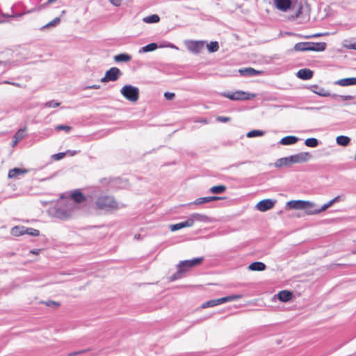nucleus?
<instances>
[{
	"label": "nucleus",
	"instance_id": "obj_21",
	"mask_svg": "<svg viewBox=\"0 0 356 356\" xmlns=\"http://www.w3.org/2000/svg\"><path fill=\"white\" fill-rule=\"evenodd\" d=\"M25 131L26 129H20L15 133V134L13 136V140L12 143L13 147L17 145V144L24 138Z\"/></svg>",
	"mask_w": 356,
	"mask_h": 356
},
{
	"label": "nucleus",
	"instance_id": "obj_35",
	"mask_svg": "<svg viewBox=\"0 0 356 356\" xmlns=\"http://www.w3.org/2000/svg\"><path fill=\"white\" fill-rule=\"evenodd\" d=\"M241 297H242L241 295H232V296L223 297V298H220V303L223 304V303H225L227 302L237 300L241 298Z\"/></svg>",
	"mask_w": 356,
	"mask_h": 356
},
{
	"label": "nucleus",
	"instance_id": "obj_58",
	"mask_svg": "<svg viewBox=\"0 0 356 356\" xmlns=\"http://www.w3.org/2000/svg\"><path fill=\"white\" fill-rule=\"evenodd\" d=\"M31 252L33 254H38V250H31Z\"/></svg>",
	"mask_w": 356,
	"mask_h": 356
},
{
	"label": "nucleus",
	"instance_id": "obj_56",
	"mask_svg": "<svg viewBox=\"0 0 356 356\" xmlns=\"http://www.w3.org/2000/svg\"><path fill=\"white\" fill-rule=\"evenodd\" d=\"M56 1V0H47V3L51 4V3H53L54 2H55Z\"/></svg>",
	"mask_w": 356,
	"mask_h": 356
},
{
	"label": "nucleus",
	"instance_id": "obj_9",
	"mask_svg": "<svg viewBox=\"0 0 356 356\" xmlns=\"http://www.w3.org/2000/svg\"><path fill=\"white\" fill-rule=\"evenodd\" d=\"M122 74V72L118 67H113L106 72L104 76L101 79V82L115 81Z\"/></svg>",
	"mask_w": 356,
	"mask_h": 356
},
{
	"label": "nucleus",
	"instance_id": "obj_23",
	"mask_svg": "<svg viewBox=\"0 0 356 356\" xmlns=\"http://www.w3.org/2000/svg\"><path fill=\"white\" fill-rule=\"evenodd\" d=\"M266 266L265 264L260 261H255L250 264L248 266V269L252 271H262L266 269Z\"/></svg>",
	"mask_w": 356,
	"mask_h": 356
},
{
	"label": "nucleus",
	"instance_id": "obj_13",
	"mask_svg": "<svg viewBox=\"0 0 356 356\" xmlns=\"http://www.w3.org/2000/svg\"><path fill=\"white\" fill-rule=\"evenodd\" d=\"M29 171V169L15 168L8 171V177L10 179H19Z\"/></svg>",
	"mask_w": 356,
	"mask_h": 356
},
{
	"label": "nucleus",
	"instance_id": "obj_2",
	"mask_svg": "<svg viewBox=\"0 0 356 356\" xmlns=\"http://www.w3.org/2000/svg\"><path fill=\"white\" fill-rule=\"evenodd\" d=\"M277 9L282 12L291 10L293 14L291 18L299 20V23L303 24L310 19V8L305 2H298L297 0H273Z\"/></svg>",
	"mask_w": 356,
	"mask_h": 356
},
{
	"label": "nucleus",
	"instance_id": "obj_25",
	"mask_svg": "<svg viewBox=\"0 0 356 356\" xmlns=\"http://www.w3.org/2000/svg\"><path fill=\"white\" fill-rule=\"evenodd\" d=\"M310 42H298L296 43L293 49L296 51H309V44Z\"/></svg>",
	"mask_w": 356,
	"mask_h": 356
},
{
	"label": "nucleus",
	"instance_id": "obj_39",
	"mask_svg": "<svg viewBox=\"0 0 356 356\" xmlns=\"http://www.w3.org/2000/svg\"><path fill=\"white\" fill-rule=\"evenodd\" d=\"M60 17H56L53 20L49 22L48 24H47L46 25L43 26L41 28V29H47V28H49V27L56 26H57L60 23Z\"/></svg>",
	"mask_w": 356,
	"mask_h": 356
},
{
	"label": "nucleus",
	"instance_id": "obj_49",
	"mask_svg": "<svg viewBox=\"0 0 356 356\" xmlns=\"http://www.w3.org/2000/svg\"><path fill=\"white\" fill-rule=\"evenodd\" d=\"M321 34H314V35H297L298 37L300 38H316V37H318L320 36Z\"/></svg>",
	"mask_w": 356,
	"mask_h": 356
},
{
	"label": "nucleus",
	"instance_id": "obj_45",
	"mask_svg": "<svg viewBox=\"0 0 356 356\" xmlns=\"http://www.w3.org/2000/svg\"><path fill=\"white\" fill-rule=\"evenodd\" d=\"M113 6L119 7L122 5V0H108Z\"/></svg>",
	"mask_w": 356,
	"mask_h": 356
},
{
	"label": "nucleus",
	"instance_id": "obj_1",
	"mask_svg": "<svg viewBox=\"0 0 356 356\" xmlns=\"http://www.w3.org/2000/svg\"><path fill=\"white\" fill-rule=\"evenodd\" d=\"M83 195L75 191L69 196H62L58 201L55 215L57 218L66 220L76 216L81 209V204L83 202Z\"/></svg>",
	"mask_w": 356,
	"mask_h": 356
},
{
	"label": "nucleus",
	"instance_id": "obj_10",
	"mask_svg": "<svg viewBox=\"0 0 356 356\" xmlns=\"http://www.w3.org/2000/svg\"><path fill=\"white\" fill-rule=\"evenodd\" d=\"M312 158V155L308 152H300L290 156L291 164L304 163L309 161Z\"/></svg>",
	"mask_w": 356,
	"mask_h": 356
},
{
	"label": "nucleus",
	"instance_id": "obj_44",
	"mask_svg": "<svg viewBox=\"0 0 356 356\" xmlns=\"http://www.w3.org/2000/svg\"><path fill=\"white\" fill-rule=\"evenodd\" d=\"M67 155V153L65 152H60L58 154H55L52 155V159H54L56 161H59L65 157V156Z\"/></svg>",
	"mask_w": 356,
	"mask_h": 356
},
{
	"label": "nucleus",
	"instance_id": "obj_17",
	"mask_svg": "<svg viewBox=\"0 0 356 356\" xmlns=\"http://www.w3.org/2000/svg\"><path fill=\"white\" fill-rule=\"evenodd\" d=\"M334 84L340 86H349L356 85V77L339 79L334 82Z\"/></svg>",
	"mask_w": 356,
	"mask_h": 356
},
{
	"label": "nucleus",
	"instance_id": "obj_32",
	"mask_svg": "<svg viewBox=\"0 0 356 356\" xmlns=\"http://www.w3.org/2000/svg\"><path fill=\"white\" fill-rule=\"evenodd\" d=\"M313 88H315V90H313V92L317 95H318L319 96H321V97H328L330 95V92L325 90L324 88H320L317 86H314Z\"/></svg>",
	"mask_w": 356,
	"mask_h": 356
},
{
	"label": "nucleus",
	"instance_id": "obj_16",
	"mask_svg": "<svg viewBox=\"0 0 356 356\" xmlns=\"http://www.w3.org/2000/svg\"><path fill=\"white\" fill-rule=\"evenodd\" d=\"M222 199H224V197H218V196L203 197L197 198L193 202V204L198 205V204H204V203H207V202H213V201H216V200H222Z\"/></svg>",
	"mask_w": 356,
	"mask_h": 356
},
{
	"label": "nucleus",
	"instance_id": "obj_60",
	"mask_svg": "<svg viewBox=\"0 0 356 356\" xmlns=\"http://www.w3.org/2000/svg\"><path fill=\"white\" fill-rule=\"evenodd\" d=\"M355 104H356V102H355Z\"/></svg>",
	"mask_w": 356,
	"mask_h": 356
},
{
	"label": "nucleus",
	"instance_id": "obj_52",
	"mask_svg": "<svg viewBox=\"0 0 356 356\" xmlns=\"http://www.w3.org/2000/svg\"><path fill=\"white\" fill-rule=\"evenodd\" d=\"M99 88H100L99 85L95 84V85L87 86L86 88V89H99Z\"/></svg>",
	"mask_w": 356,
	"mask_h": 356
},
{
	"label": "nucleus",
	"instance_id": "obj_31",
	"mask_svg": "<svg viewBox=\"0 0 356 356\" xmlns=\"http://www.w3.org/2000/svg\"><path fill=\"white\" fill-rule=\"evenodd\" d=\"M160 20V17L158 15H152L143 18V22L147 24L157 23Z\"/></svg>",
	"mask_w": 356,
	"mask_h": 356
},
{
	"label": "nucleus",
	"instance_id": "obj_43",
	"mask_svg": "<svg viewBox=\"0 0 356 356\" xmlns=\"http://www.w3.org/2000/svg\"><path fill=\"white\" fill-rule=\"evenodd\" d=\"M343 47L348 49H354L356 50V40L353 42H346L343 44Z\"/></svg>",
	"mask_w": 356,
	"mask_h": 356
},
{
	"label": "nucleus",
	"instance_id": "obj_38",
	"mask_svg": "<svg viewBox=\"0 0 356 356\" xmlns=\"http://www.w3.org/2000/svg\"><path fill=\"white\" fill-rule=\"evenodd\" d=\"M265 134L264 131H260V130H252L247 133V137L248 138H254V137H258V136H262Z\"/></svg>",
	"mask_w": 356,
	"mask_h": 356
},
{
	"label": "nucleus",
	"instance_id": "obj_57",
	"mask_svg": "<svg viewBox=\"0 0 356 356\" xmlns=\"http://www.w3.org/2000/svg\"><path fill=\"white\" fill-rule=\"evenodd\" d=\"M139 238H140V234H136V235L134 236V238H135V239H138Z\"/></svg>",
	"mask_w": 356,
	"mask_h": 356
},
{
	"label": "nucleus",
	"instance_id": "obj_59",
	"mask_svg": "<svg viewBox=\"0 0 356 356\" xmlns=\"http://www.w3.org/2000/svg\"><path fill=\"white\" fill-rule=\"evenodd\" d=\"M3 17H10V15H4V14L3 15Z\"/></svg>",
	"mask_w": 356,
	"mask_h": 356
},
{
	"label": "nucleus",
	"instance_id": "obj_34",
	"mask_svg": "<svg viewBox=\"0 0 356 356\" xmlns=\"http://www.w3.org/2000/svg\"><path fill=\"white\" fill-rule=\"evenodd\" d=\"M209 191L213 194H220L226 191V187L224 185L214 186L210 188Z\"/></svg>",
	"mask_w": 356,
	"mask_h": 356
},
{
	"label": "nucleus",
	"instance_id": "obj_15",
	"mask_svg": "<svg viewBox=\"0 0 356 356\" xmlns=\"http://www.w3.org/2000/svg\"><path fill=\"white\" fill-rule=\"evenodd\" d=\"M238 72L243 76H256L262 74L261 71L256 70L252 67H245L240 69Z\"/></svg>",
	"mask_w": 356,
	"mask_h": 356
},
{
	"label": "nucleus",
	"instance_id": "obj_5",
	"mask_svg": "<svg viewBox=\"0 0 356 356\" xmlns=\"http://www.w3.org/2000/svg\"><path fill=\"white\" fill-rule=\"evenodd\" d=\"M203 261V257L194 258L193 259L181 261L177 265V273L173 275L172 280H176L180 277V275L188 271L191 268L200 265Z\"/></svg>",
	"mask_w": 356,
	"mask_h": 356
},
{
	"label": "nucleus",
	"instance_id": "obj_20",
	"mask_svg": "<svg viewBox=\"0 0 356 356\" xmlns=\"http://www.w3.org/2000/svg\"><path fill=\"white\" fill-rule=\"evenodd\" d=\"M309 51H323L326 48L325 42H312L309 44Z\"/></svg>",
	"mask_w": 356,
	"mask_h": 356
},
{
	"label": "nucleus",
	"instance_id": "obj_46",
	"mask_svg": "<svg viewBox=\"0 0 356 356\" xmlns=\"http://www.w3.org/2000/svg\"><path fill=\"white\" fill-rule=\"evenodd\" d=\"M175 95L173 92H166L164 93V97L167 100H172L174 99Z\"/></svg>",
	"mask_w": 356,
	"mask_h": 356
},
{
	"label": "nucleus",
	"instance_id": "obj_40",
	"mask_svg": "<svg viewBox=\"0 0 356 356\" xmlns=\"http://www.w3.org/2000/svg\"><path fill=\"white\" fill-rule=\"evenodd\" d=\"M25 234H29L30 236H38L40 234V232H39V230L34 229V228L26 227Z\"/></svg>",
	"mask_w": 356,
	"mask_h": 356
},
{
	"label": "nucleus",
	"instance_id": "obj_53",
	"mask_svg": "<svg viewBox=\"0 0 356 356\" xmlns=\"http://www.w3.org/2000/svg\"><path fill=\"white\" fill-rule=\"evenodd\" d=\"M65 153L67 155H70L71 156H74L76 154V151L75 150H67Z\"/></svg>",
	"mask_w": 356,
	"mask_h": 356
},
{
	"label": "nucleus",
	"instance_id": "obj_42",
	"mask_svg": "<svg viewBox=\"0 0 356 356\" xmlns=\"http://www.w3.org/2000/svg\"><path fill=\"white\" fill-rule=\"evenodd\" d=\"M59 105H60L59 102H55L54 100L49 101L44 104V106L45 107H48V108H56V107H58Z\"/></svg>",
	"mask_w": 356,
	"mask_h": 356
},
{
	"label": "nucleus",
	"instance_id": "obj_30",
	"mask_svg": "<svg viewBox=\"0 0 356 356\" xmlns=\"http://www.w3.org/2000/svg\"><path fill=\"white\" fill-rule=\"evenodd\" d=\"M350 139L346 136H339L336 138V142L339 145L347 146L350 143Z\"/></svg>",
	"mask_w": 356,
	"mask_h": 356
},
{
	"label": "nucleus",
	"instance_id": "obj_48",
	"mask_svg": "<svg viewBox=\"0 0 356 356\" xmlns=\"http://www.w3.org/2000/svg\"><path fill=\"white\" fill-rule=\"evenodd\" d=\"M86 352H87V350H79V351H75V352H72V353H69L67 355V356H76V355L84 353Z\"/></svg>",
	"mask_w": 356,
	"mask_h": 356
},
{
	"label": "nucleus",
	"instance_id": "obj_4",
	"mask_svg": "<svg viewBox=\"0 0 356 356\" xmlns=\"http://www.w3.org/2000/svg\"><path fill=\"white\" fill-rule=\"evenodd\" d=\"M287 206L292 209L305 210L307 215H316L319 213H311L318 211L315 209V204L310 201L305 200H291L287 202Z\"/></svg>",
	"mask_w": 356,
	"mask_h": 356
},
{
	"label": "nucleus",
	"instance_id": "obj_3",
	"mask_svg": "<svg viewBox=\"0 0 356 356\" xmlns=\"http://www.w3.org/2000/svg\"><path fill=\"white\" fill-rule=\"evenodd\" d=\"M95 206L98 209L105 211H112L119 209V204L113 196L101 195L95 201Z\"/></svg>",
	"mask_w": 356,
	"mask_h": 356
},
{
	"label": "nucleus",
	"instance_id": "obj_14",
	"mask_svg": "<svg viewBox=\"0 0 356 356\" xmlns=\"http://www.w3.org/2000/svg\"><path fill=\"white\" fill-rule=\"evenodd\" d=\"M346 199V196L344 195H341L336 196L334 198L329 201L327 203L324 204L321 208L318 209V211H314V213H321L324 211H325L327 209L330 207L332 205H333L334 203L344 201Z\"/></svg>",
	"mask_w": 356,
	"mask_h": 356
},
{
	"label": "nucleus",
	"instance_id": "obj_33",
	"mask_svg": "<svg viewBox=\"0 0 356 356\" xmlns=\"http://www.w3.org/2000/svg\"><path fill=\"white\" fill-rule=\"evenodd\" d=\"M221 305L220 298L218 299H213L209 301L205 302L202 304V308H207V307H213L217 305Z\"/></svg>",
	"mask_w": 356,
	"mask_h": 356
},
{
	"label": "nucleus",
	"instance_id": "obj_50",
	"mask_svg": "<svg viewBox=\"0 0 356 356\" xmlns=\"http://www.w3.org/2000/svg\"><path fill=\"white\" fill-rule=\"evenodd\" d=\"M339 97L342 100H344V101L345 100H351L354 98L353 96H352V95H340Z\"/></svg>",
	"mask_w": 356,
	"mask_h": 356
},
{
	"label": "nucleus",
	"instance_id": "obj_27",
	"mask_svg": "<svg viewBox=\"0 0 356 356\" xmlns=\"http://www.w3.org/2000/svg\"><path fill=\"white\" fill-rule=\"evenodd\" d=\"M26 227L15 226L11 229L10 233L13 236H19L26 234Z\"/></svg>",
	"mask_w": 356,
	"mask_h": 356
},
{
	"label": "nucleus",
	"instance_id": "obj_22",
	"mask_svg": "<svg viewBox=\"0 0 356 356\" xmlns=\"http://www.w3.org/2000/svg\"><path fill=\"white\" fill-rule=\"evenodd\" d=\"M299 138L294 136H288L284 137L280 141V143L283 145H290L296 143Z\"/></svg>",
	"mask_w": 356,
	"mask_h": 356
},
{
	"label": "nucleus",
	"instance_id": "obj_8",
	"mask_svg": "<svg viewBox=\"0 0 356 356\" xmlns=\"http://www.w3.org/2000/svg\"><path fill=\"white\" fill-rule=\"evenodd\" d=\"M206 42L204 40H186L184 41V44L187 49L194 54H200L205 47Z\"/></svg>",
	"mask_w": 356,
	"mask_h": 356
},
{
	"label": "nucleus",
	"instance_id": "obj_7",
	"mask_svg": "<svg viewBox=\"0 0 356 356\" xmlns=\"http://www.w3.org/2000/svg\"><path fill=\"white\" fill-rule=\"evenodd\" d=\"M220 95L233 101L248 100L256 97L255 94L248 93L243 90H237L234 92H221Z\"/></svg>",
	"mask_w": 356,
	"mask_h": 356
},
{
	"label": "nucleus",
	"instance_id": "obj_28",
	"mask_svg": "<svg viewBox=\"0 0 356 356\" xmlns=\"http://www.w3.org/2000/svg\"><path fill=\"white\" fill-rule=\"evenodd\" d=\"M114 61L116 63H127L131 60V56L129 54H120L118 55H115L113 57Z\"/></svg>",
	"mask_w": 356,
	"mask_h": 356
},
{
	"label": "nucleus",
	"instance_id": "obj_37",
	"mask_svg": "<svg viewBox=\"0 0 356 356\" xmlns=\"http://www.w3.org/2000/svg\"><path fill=\"white\" fill-rule=\"evenodd\" d=\"M305 144L309 147H316L318 145V140L315 138H309L305 140Z\"/></svg>",
	"mask_w": 356,
	"mask_h": 356
},
{
	"label": "nucleus",
	"instance_id": "obj_36",
	"mask_svg": "<svg viewBox=\"0 0 356 356\" xmlns=\"http://www.w3.org/2000/svg\"><path fill=\"white\" fill-rule=\"evenodd\" d=\"M207 47L208 51L210 53H213V52H216L218 50L219 44H218V42L216 41L211 42L209 44H207Z\"/></svg>",
	"mask_w": 356,
	"mask_h": 356
},
{
	"label": "nucleus",
	"instance_id": "obj_24",
	"mask_svg": "<svg viewBox=\"0 0 356 356\" xmlns=\"http://www.w3.org/2000/svg\"><path fill=\"white\" fill-rule=\"evenodd\" d=\"M292 296V293L286 290L282 291L277 294L278 299L284 302L289 301Z\"/></svg>",
	"mask_w": 356,
	"mask_h": 356
},
{
	"label": "nucleus",
	"instance_id": "obj_6",
	"mask_svg": "<svg viewBox=\"0 0 356 356\" xmlns=\"http://www.w3.org/2000/svg\"><path fill=\"white\" fill-rule=\"evenodd\" d=\"M121 95L131 102H136L139 99V89L132 85H125L120 90Z\"/></svg>",
	"mask_w": 356,
	"mask_h": 356
},
{
	"label": "nucleus",
	"instance_id": "obj_11",
	"mask_svg": "<svg viewBox=\"0 0 356 356\" xmlns=\"http://www.w3.org/2000/svg\"><path fill=\"white\" fill-rule=\"evenodd\" d=\"M188 218L189 221L192 222L191 227L194 225L195 222H211L212 221L210 217L199 213H193Z\"/></svg>",
	"mask_w": 356,
	"mask_h": 356
},
{
	"label": "nucleus",
	"instance_id": "obj_12",
	"mask_svg": "<svg viewBox=\"0 0 356 356\" xmlns=\"http://www.w3.org/2000/svg\"><path fill=\"white\" fill-rule=\"evenodd\" d=\"M275 203V200H272L270 199H265L260 202H259L256 204V209L261 212H265L268 210L272 209Z\"/></svg>",
	"mask_w": 356,
	"mask_h": 356
},
{
	"label": "nucleus",
	"instance_id": "obj_51",
	"mask_svg": "<svg viewBox=\"0 0 356 356\" xmlns=\"http://www.w3.org/2000/svg\"><path fill=\"white\" fill-rule=\"evenodd\" d=\"M165 47H169V48H171V49H176V50L179 49V48L176 45H175L174 44H172V43H168Z\"/></svg>",
	"mask_w": 356,
	"mask_h": 356
},
{
	"label": "nucleus",
	"instance_id": "obj_18",
	"mask_svg": "<svg viewBox=\"0 0 356 356\" xmlns=\"http://www.w3.org/2000/svg\"><path fill=\"white\" fill-rule=\"evenodd\" d=\"M297 76L302 80H308L313 76V72L307 68L301 69L297 72Z\"/></svg>",
	"mask_w": 356,
	"mask_h": 356
},
{
	"label": "nucleus",
	"instance_id": "obj_54",
	"mask_svg": "<svg viewBox=\"0 0 356 356\" xmlns=\"http://www.w3.org/2000/svg\"><path fill=\"white\" fill-rule=\"evenodd\" d=\"M2 83H6V84H11V85H13V86H19V85L17 83H14V82H10V81H4L2 82Z\"/></svg>",
	"mask_w": 356,
	"mask_h": 356
},
{
	"label": "nucleus",
	"instance_id": "obj_29",
	"mask_svg": "<svg viewBox=\"0 0 356 356\" xmlns=\"http://www.w3.org/2000/svg\"><path fill=\"white\" fill-rule=\"evenodd\" d=\"M157 48H158L157 44L152 42L146 46L141 47L138 50V53L143 54V53H146V52L153 51H155Z\"/></svg>",
	"mask_w": 356,
	"mask_h": 356
},
{
	"label": "nucleus",
	"instance_id": "obj_26",
	"mask_svg": "<svg viewBox=\"0 0 356 356\" xmlns=\"http://www.w3.org/2000/svg\"><path fill=\"white\" fill-rule=\"evenodd\" d=\"M276 168H282L283 166H289L291 165L290 156L284 157L277 159L274 163Z\"/></svg>",
	"mask_w": 356,
	"mask_h": 356
},
{
	"label": "nucleus",
	"instance_id": "obj_47",
	"mask_svg": "<svg viewBox=\"0 0 356 356\" xmlns=\"http://www.w3.org/2000/svg\"><path fill=\"white\" fill-rule=\"evenodd\" d=\"M217 120L221 122H227L230 120L229 117L218 116Z\"/></svg>",
	"mask_w": 356,
	"mask_h": 356
},
{
	"label": "nucleus",
	"instance_id": "obj_55",
	"mask_svg": "<svg viewBox=\"0 0 356 356\" xmlns=\"http://www.w3.org/2000/svg\"><path fill=\"white\" fill-rule=\"evenodd\" d=\"M47 306H51V305H56V306H58V304L56 303V302H54V301H48V302H47Z\"/></svg>",
	"mask_w": 356,
	"mask_h": 356
},
{
	"label": "nucleus",
	"instance_id": "obj_19",
	"mask_svg": "<svg viewBox=\"0 0 356 356\" xmlns=\"http://www.w3.org/2000/svg\"><path fill=\"white\" fill-rule=\"evenodd\" d=\"M191 222L188 220V218H187L186 220L184 222H181L175 225H172L170 226V229L172 232H175L177 230H179L181 229L185 228V227H191Z\"/></svg>",
	"mask_w": 356,
	"mask_h": 356
},
{
	"label": "nucleus",
	"instance_id": "obj_41",
	"mask_svg": "<svg viewBox=\"0 0 356 356\" xmlns=\"http://www.w3.org/2000/svg\"><path fill=\"white\" fill-rule=\"evenodd\" d=\"M55 129L57 131H65V132H69L72 129V127L70 126H67V125L59 124V125H57L55 127Z\"/></svg>",
	"mask_w": 356,
	"mask_h": 356
}]
</instances>
